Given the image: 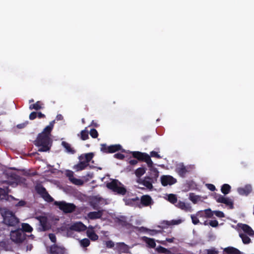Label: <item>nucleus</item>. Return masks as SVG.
I'll list each match as a JSON object with an SVG mask.
<instances>
[{
  "mask_svg": "<svg viewBox=\"0 0 254 254\" xmlns=\"http://www.w3.org/2000/svg\"><path fill=\"white\" fill-rule=\"evenodd\" d=\"M54 123V121L50 122L49 125L47 126L43 131L38 134L35 141V144L39 147V151L46 152L50 150L52 143L51 132L53 128Z\"/></svg>",
  "mask_w": 254,
  "mask_h": 254,
  "instance_id": "obj_1",
  "label": "nucleus"
},
{
  "mask_svg": "<svg viewBox=\"0 0 254 254\" xmlns=\"http://www.w3.org/2000/svg\"><path fill=\"white\" fill-rule=\"evenodd\" d=\"M1 214L3 218V223L7 226H16L19 223V219L13 212L6 208L1 210Z\"/></svg>",
  "mask_w": 254,
  "mask_h": 254,
  "instance_id": "obj_2",
  "label": "nucleus"
},
{
  "mask_svg": "<svg viewBox=\"0 0 254 254\" xmlns=\"http://www.w3.org/2000/svg\"><path fill=\"white\" fill-rule=\"evenodd\" d=\"M107 187L118 194L124 195L127 192V190L124 185L117 180H113L111 182L106 185Z\"/></svg>",
  "mask_w": 254,
  "mask_h": 254,
  "instance_id": "obj_3",
  "label": "nucleus"
},
{
  "mask_svg": "<svg viewBox=\"0 0 254 254\" xmlns=\"http://www.w3.org/2000/svg\"><path fill=\"white\" fill-rule=\"evenodd\" d=\"M55 204L65 213H71L76 208V206L74 204L67 203L65 201H55Z\"/></svg>",
  "mask_w": 254,
  "mask_h": 254,
  "instance_id": "obj_4",
  "label": "nucleus"
},
{
  "mask_svg": "<svg viewBox=\"0 0 254 254\" xmlns=\"http://www.w3.org/2000/svg\"><path fill=\"white\" fill-rule=\"evenodd\" d=\"M10 239L14 243L19 244L25 239V234L21 229L12 231L10 233Z\"/></svg>",
  "mask_w": 254,
  "mask_h": 254,
  "instance_id": "obj_5",
  "label": "nucleus"
},
{
  "mask_svg": "<svg viewBox=\"0 0 254 254\" xmlns=\"http://www.w3.org/2000/svg\"><path fill=\"white\" fill-rule=\"evenodd\" d=\"M36 219L39 221L40 227L39 229L41 231H45L51 228L50 224L48 221V217L45 215H40L36 217Z\"/></svg>",
  "mask_w": 254,
  "mask_h": 254,
  "instance_id": "obj_6",
  "label": "nucleus"
},
{
  "mask_svg": "<svg viewBox=\"0 0 254 254\" xmlns=\"http://www.w3.org/2000/svg\"><path fill=\"white\" fill-rule=\"evenodd\" d=\"M215 198L217 202L224 203L229 206L230 209L233 208V201L229 197L218 194L216 195Z\"/></svg>",
  "mask_w": 254,
  "mask_h": 254,
  "instance_id": "obj_7",
  "label": "nucleus"
},
{
  "mask_svg": "<svg viewBox=\"0 0 254 254\" xmlns=\"http://www.w3.org/2000/svg\"><path fill=\"white\" fill-rule=\"evenodd\" d=\"M192 168L190 166H185L183 163H180L177 165L176 171L180 176L183 177Z\"/></svg>",
  "mask_w": 254,
  "mask_h": 254,
  "instance_id": "obj_8",
  "label": "nucleus"
},
{
  "mask_svg": "<svg viewBox=\"0 0 254 254\" xmlns=\"http://www.w3.org/2000/svg\"><path fill=\"white\" fill-rule=\"evenodd\" d=\"M238 226L241 229L239 232H242L250 237L254 236V231L249 225L244 224H238Z\"/></svg>",
  "mask_w": 254,
  "mask_h": 254,
  "instance_id": "obj_9",
  "label": "nucleus"
},
{
  "mask_svg": "<svg viewBox=\"0 0 254 254\" xmlns=\"http://www.w3.org/2000/svg\"><path fill=\"white\" fill-rule=\"evenodd\" d=\"M175 206L186 212H191L192 208L190 204L189 203H186L184 201H179Z\"/></svg>",
  "mask_w": 254,
  "mask_h": 254,
  "instance_id": "obj_10",
  "label": "nucleus"
},
{
  "mask_svg": "<svg viewBox=\"0 0 254 254\" xmlns=\"http://www.w3.org/2000/svg\"><path fill=\"white\" fill-rule=\"evenodd\" d=\"M161 181L163 186H166L175 184L176 182V180L171 176L166 175L161 177Z\"/></svg>",
  "mask_w": 254,
  "mask_h": 254,
  "instance_id": "obj_11",
  "label": "nucleus"
},
{
  "mask_svg": "<svg viewBox=\"0 0 254 254\" xmlns=\"http://www.w3.org/2000/svg\"><path fill=\"white\" fill-rule=\"evenodd\" d=\"M69 229L71 230H74L77 232H81L87 229L86 226L80 222H77L72 224Z\"/></svg>",
  "mask_w": 254,
  "mask_h": 254,
  "instance_id": "obj_12",
  "label": "nucleus"
},
{
  "mask_svg": "<svg viewBox=\"0 0 254 254\" xmlns=\"http://www.w3.org/2000/svg\"><path fill=\"white\" fill-rule=\"evenodd\" d=\"M131 247L125 244L124 243H118L116 244V249L120 253H129V249Z\"/></svg>",
  "mask_w": 254,
  "mask_h": 254,
  "instance_id": "obj_13",
  "label": "nucleus"
},
{
  "mask_svg": "<svg viewBox=\"0 0 254 254\" xmlns=\"http://www.w3.org/2000/svg\"><path fill=\"white\" fill-rule=\"evenodd\" d=\"M252 190V187L251 185H247L243 188L237 189L238 193L241 195H248Z\"/></svg>",
  "mask_w": 254,
  "mask_h": 254,
  "instance_id": "obj_14",
  "label": "nucleus"
},
{
  "mask_svg": "<svg viewBox=\"0 0 254 254\" xmlns=\"http://www.w3.org/2000/svg\"><path fill=\"white\" fill-rule=\"evenodd\" d=\"M142 160L144 161L147 163L148 166L150 168L151 171L156 173H158L157 169L153 167V163L150 158V156L147 154H145V156L144 157Z\"/></svg>",
  "mask_w": 254,
  "mask_h": 254,
  "instance_id": "obj_15",
  "label": "nucleus"
},
{
  "mask_svg": "<svg viewBox=\"0 0 254 254\" xmlns=\"http://www.w3.org/2000/svg\"><path fill=\"white\" fill-rule=\"evenodd\" d=\"M141 203L144 206H147L153 203V201L151 197L147 195H143L140 199Z\"/></svg>",
  "mask_w": 254,
  "mask_h": 254,
  "instance_id": "obj_16",
  "label": "nucleus"
},
{
  "mask_svg": "<svg viewBox=\"0 0 254 254\" xmlns=\"http://www.w3.org/2000/svg\"><path fill=\"white\" fill-rule=\"evenodd\" d=\"M94 227L90 226L88 227V229L87 230L86 233L87 236L92 241H96L98 239V236L95 234L93 229Z\"/></svg>",
  "mask_w": 254,
  "mask_h": 254,
  "instance_id": "obj_17",
  "label": "nucleus"
},
{
  "mask_svg": "<svg viewBox=\"0 0 254 254\" xmlns=\"http://www.w3.org/2000/svg\"><path fill=\"white\" fill-rule=\"evenodd\" d=\"M103 215V210L90 212L88 213L87 216L90 219H96L100 218Z\"/></svg>",
  "mask_w": 254,
  "mask_h": 254,
  "instance_id": "obj_18",
  "label": "nucleus"
},
{
  "mask_svg": "<svg viewBox=\"0 0 254 254\" xmlns=\"http://www.w3.org/2000/svg\"><path fill=\"white\" fill-rule=\"evenodd\" d=\"M51 253L52 254H64V249L58 247L56 245H53L50 249Z\"/></svg>",
  "mask_w": 254,
  "mask_h": 254,
  "instance_id": "obj_19",
  "label": "nucleus"
},
{
  "mask_svg": "<svg viewBox=\"0 0 254 254\" xmlns=\"http://www.w3.org/2000/svg\"><path fill=\"white\" fill-rule=\"evenodd\" d=\"M93 157V154L92 153H89L81 155L79 156V160H81L83 162H84L85 163L89 165V162L92 159Z\"/></svg>",
  "mask_w": 254,
  "mask_h": 254,
  "instance_id": "obj_20",
  "label": "nucleus"
},
{
  "mask_svg": "<svg viewBox=\"0 0 254 254\" xmlns=\"http://www.w3.org/2000/svg\"><path fill=\"white\" fill-rule=\"evenodd\" d=\"M142 240L146 244L148 247L151 248L155 247L156 243L154 239L147 237H143Z\"/></svg>",
  "mask_w": 254,
  "mask_h": 254,
  "instance_id": "obj_21",
  "label": "nucleus"
},
{
  "mask_svg": "<svg viewBox=\"0 0 254 254\" xmlns=\"http://www.w3.org/2000/svg\"><path fill=\"white\" fill-rule=\"evenodd\" d=\"M184 221V220L182 219H178L176 220H172L171 221H164L163 224L167 226L176 225L182 223Z\"/></svg>",
  "mask_w": 254,
  "mask_h": 254,
  "instance_id": "obj_22",
  "label": "nucleus"
},
{
  "mask_svg": "<svg viewBox=\"0 0 254 254\" xmlns=\"http://www.w3.org/2000/svg\"><path fill=\"white\" fill-rule=\"evenodd\" d=\"M41 193H42V196L45 200L49 202H51L53 201V198L49 194V193L46 191L44 188H41Z\"/></svg>",
  "mask_w": 254,
  "mask_h": 254,
  "instance_id": "obj_23",
  "label": "nucleus"
},
{
  "mask_svg": "<svg viewBox=\"0 0 254 254\" xmlns=\"http://www.w3.org/2000/svg\"><path fill=\"white\" fill-rule=\"evenodd\" d=\"M62 145L65 149L66 151L68 153L74 154L75 150L71 147L70 145L65 141H63Z\"/></svg>",
  "mask_w": 254,
  "mask_h": 254,
  "instance_id": "obj_24",
  "label": "nucleus"
},
{
  "mask_svg": "<svg viewBox=\"0 0 254 254\" xmlns=\"http://www.w3.org/2000/svg\"><path fill=\"white\" fill-rule=\"evenodd\" d=\"M247 235H246L242 232H239V236L241 238L243 243L245 244H248L251 242V239Z\"/></svg>",
  "mask_w": 254,
  "mask_h": 254,
  "instance_id": "obj_25",
  "label": "nucleus"
},
{
  "mask_svg": "<svg viewBox=\"0 0 254 254\" xmlns=\"http://www.w3.org/2000/svg\"><path fill=\"white\" fill-rule=\"evenodd\" d=\"M79 161V163L74 166V169L76 171H79L83 170L85 168V167H86L88 166V165L85 163L84 162H83L81 160Z\"/></svg>",
  "mask_w": 254,
  "mask_h": 254,
  "instance_id": "obj_26",
  "label": "nucleus"
},
{
  "mask_svg": "<svg viewBox=\"0 0 254 254\" xmlns=\"http://www.w3.org/2000/svg\"><path fill=\"white\" fill-rule=\"evenodd\" d=\"M225 252L228 254H240V251L233 247H229L225 249Z\"/></svg>",
  "mask_w": 254,
  "mask_h": 254,
  "instance_id": "obj_27",
  "label": "nucleus"
},
{
  "mask_svg": "<svg viewBox=\"0 0 254 254\" xmlns=\"http://www.w3.org/2000/svg\"><path fill=\"white\" fill-rule=\"evenodd\" d=\"M231 190V186L228 184H224L221 187V192L224 194H227L229 193Z\"/></svg>",
  "mask_w": 254,
  "mask_h": 254,
  "instance_id": "obj_28",
  "label": "nucleus"
},
{
  "mask_svg": "<svg viewBox=\"0 0 254 254\" xmlns=\"http://www.w3.org/2000/svg\"><path fill=\"white\" fill-rule=\"evenodd\" d=\"M146 153H141L138 151L133 152L132 155L134 158L138 159V160H142L144 157L145 156Z\"/></svg>",
  "mask_w": 254,
  "mask_h": 254,
  "instance_id": "obj_29",
  "label": "nucleus"
},
{
  "mask_svg": "<svg viewBox=\"0 0 254 254\" xmlns=\"http://www.w3.org/2000/svg\"><path fill=\"white\" fill-rule=\"evenodd\" d=\"M108 149L109 153H113L120 150L121 149V146L120 145H113L108 146Z\"/></svg>",
  "mask_w": 254,
  "mask_h": 254,
  "instance_id": "obj_30",
  "label": "nucleus"
},
{
  "mask_svg": "<svg viewBox=\"0 0 254 254\" xmlns=\"http://www.w3.org/2000/svg\"><path fill=\"white\" fill-rule=\"evenodd\" d=\"M22 231L27 232H31L33 230V228L30 225L27 223H22L21 224Z\"/></svg>",
  "mask_w": 254,
  "mask_h": 254,
  "instance_id": "obj_31",
  "label": "nucleus"
},
{
  "mask_svg": "<svg viewBox=\"0 0 254 254\" xmlns=\"http://www.w3.org/2000/svg\"><path fill=\"white\" fill-rule=\"evenodd\" d=\"M168 200H169V201H170L171 203L173 204H176L178 202L176 195L173 194H170L169 195H168Z\"/></svg>",
  "mask_w": 254,
  "mask_h": 254,
  "instance_id": "obj_32",
  "label": "nucleus"
},
{
  "mask_svg": "<svg viewBox=\"0 0 254 254\" xmlns=\"http://www.w3.org/2000/svg\"><path fill=\"white\" fill-rule=\"evenodd\" d=\"M80 244L82 247H87L90 245V241L87 238H85L81 240L80 241Z\"/></svg>",
  "mask_w": 254,
  "mask_h": 254,
  "instance_id": "obj_33",
  "label": "nucleus"
},
{
  "mask_svg": "<svg viewBox=\"0 0 254 254\" xmlns=\"http://www.w3.org/2000/svg\"><path fill=\"white\" fill-rule=\"evenodd\" d=\"M42 108L40 102L39 101L37 102L36 103L30 105L29 109L31 110L35 109L38 110Z\"/></svg>",
  "mask_w": 254,
  "mask_h": 254,
  "instance_id": "obj_34",
  "label": "nucleus"
},
{
  "mask_svg": "<svg viewBox=\"0 0 254 254\" xmlns=\"http://www.w3.org/2000/svg\"><path fill=\"white\" fill-rule=\"evenodd\" d=\"M145 172V170L143 168H138L135 172V175L137 177H140L142 176Z\"/></svg>",
  "mask_w": 254,
  "mask_h": 254,
  "instance_id": "obj_35",
  "label": "nucleus"
},
{
  "mask_svg": "<svg viewBox=\"0 0 254 254\" xmlns=\"http://www.w3.org/2000/svg\"><path fill=\"white\" fill-rule=\"evenodd\" d=\"M8 193V190L0 188V199H5Z\"/></svg>",
  "mask_w": 254,
  "mask_h": 254,
  "instance_id": "obj_36",
  "label": "nucleus"
},
{
  "mask_svg": "<svg viewBox=\"0 0 254 254\" xmlns=\"http://www.w3.org/2000/svg\"><path fill=\"white\" fill-rule=\"evenodd\" d=\"M156 250L159 253H164L165 254H169L170 253L169 250L161 246L157 247Z\"/></svg>",
  "mask_w": 254,
  "mask_h": 254,
  "instance_id": "obj_37",
  "label": "nucleus"
},
{
  "mask_svg": "<svg viewBox=\"0 0 254 254\" xmlns=\"http://www.w3.org/2000/svg\"><path fill=\"white\" fill-rule=\"evenodd\" d=\"M70 181L76 185L80 186L83 184V181L80 179L75 178L74 177L72 178V179Z\"/></svg>",
  "mask_w": 254,
  "mask_h": 254,
  "instance_id": "obj_38",
  "label": "nucleus"
},
{
  "mask_svg": "<svg viewBox=\"0 0 254 254\" xmlns=\"http://www.w3.org/2000/svg\"><path fill=\"white\" fill-rule=\"evenodd\" d=\"M81 138L83 140H86L88 138V132L86 130H83L80 133Z\"/></svg>",
  "mask_w": 254,
  "mask_h": 254,
  "instance_id": "obj_39",
  "label": "nucleus"
},
{
  "mask_svg": "<svg viewBox=\"0 0 254 254\" xmlns=\"http://www.w3.org/2000/svg\"><path fill=\"white\" fill-rule=\"evenodd\" d=\"M139 198L137 197H135L133 198H132L131 199H124V201L125 202L126 204L127 205H131L133 203V202H134L136 200H138Z\"/></svg>",
  "mask_w": 254,
  "mask_h": 254,
  "instance_id": "obj_40",
  "label": "nucleus"
},
{
  "mask_svg": "<svg viewBox=\"0 0 254 254\" xmlns=\"http://www.w3.org/2000/svg\"><path fill=\"white\" fill-rule=\"evenodd\" d=\"M205 218H211L213 215V211L210 209H207L204 211Z\"/></svg>",
  "mask_w": 254,
  "mask_h": 254,
  "instance_id": "obj_41",
  "label": "nucleus"
},
{
  "mask_svg": "<svg viewBox=\"0 0 254 254\" xmlns=\"http://www.w3.org/2000/svg\"><path fill=\"white\" fill-rule=\"evenodd\" d=\"M190 217L192 220V222L194 225H197L199 223V221L198 219V217L196 214H191Z\"/></svg>",
  "mask_w": 254,
  "mask_h": 254,
  "instance_id": "obj_42",
  "label": "nucleus"
},
{
  "mask_svg": "<svg viewBox=\"0 0 254 254\" xmlns=\"http://www.w3.org/2000/svg\"><path fill=\"white\" fill-rule=\"evenodd\" d=\"M142 184L149 189H151L152 188V185L151 182L147 180L142 181Z\"/></svg>",
  "mask_w": 254,
  "mask_h": 254,
  "instance_id": "obj_43",
  "label": "nucleus"
},
{
  "mask_svg": "<svg viewBox=\"0 0 254 254\" xmlns=\"http://www.w3.org/2000/svg\"><path fill=\"white\" fill-rule=\"evenodd\" d=\"M190 199L193 203H195L197 202L198 199V197L197 196L194 195L192 193H190Z\"/></svg>",
  "mask_w": 254,
  "mask_h": 254,
  "instance_id": "obj_44",
  "label": "nucleus"
},
{
  "mask_svg": "<svg viewBox=\"0 0 254 254\" xmlns=\"http://www.w3.org/2000/svg\"><path fill=\"white\" fill-rule=\"evenodd\" d=\"M90 134L93 138H97L98 135L97 131L94 128L91 129Z\"/></svg>",
  "mask_w": 254,
  "mask_h": 254,
  "instance_id": "obj_45",
  "label": "nucleus"
},
{
  "mask_svg": "<svg viewBox=\"0 0 254 254\" xmlns=\"http://www.w3.org/2000/svg\"><path fill=\"white\" fill-rule=\"evenodd\" d=\"M213 214H215L216 216L222 218L224 217V214L223 212L220 211H214Z\"/></svg>",
  "mask_w": 254,
  "mask_h": 254,
  "instance_id": "obj_46",
  "label": "nucleus"
},
{
  "mask_svg": "<svg viewBox=\"0 0 254 254\" xmlns=\"http://www.w3.org/2000/svg\"><path fill=\"white\" fill-rule=\"evenodd\" d=\"M143 229L146 230V231H149V234L151 236H153V235H155V234H157L159 232V231H157V230H148L147 229V228H142Z\"/></svg>",
  "mask_w": 254,
  "mask_h": 254,
  "instance_id": "obj_47",
  "label": "nucleus"
},
{
  "mask_svg": "<svg viewBox=\"0 0 254 254\" xmlns=\"http://www.w3.org/2000/svg\"><path fill=\"white\" fill-rule=\"evenodd\" d=\"M106 247L109 248H112L114 247L115 244L112 241H108L106 243Z\"/></svg>",
  "mask_w": 254,
  "mask_h": 254,
  "instance_id": "obj_48",
  "label": "nucleus"
},
{
  "mask_svg": "<svg viewBox=\"0 0 254 254\" xmlns=\"http://www.w3.org/2000/svg\"><path fill=\"white\" fill-rule=\"evenodd\" d=\"M150 156L153 157H156L157 158H161V157L158 153L156 151H153L150 152Z\"/></svg>",
  "mask_w": 254,
  "mask_h": 254,
  "instance_id": "obj_49",
  "label": "nucleus"
},
{
  "mask_svg": "<svg viewBox=\"0 0 254 254\" xmlns=\"http://www.w3.org/2000/svg\"><path fill=\"white\" fill-rule=\"evenodd\" d=\"M66 175L70 181L72 179V178L74 177H73V172L71 171H67L66 173Z\"/></svg>",
  "mask_w": 254,
  "mask_h": 254,
  "instance_id": "obj_50",
  "label": "nucleus"
},
{
  "mask_svg": "<svg viewBox=\"0 0 254 254\" xmlns=\"http://www.w3.org/2000/svg\"><path fill=\"white\" fill-rule=\"evenodd\" d=\"M101 150L102 151L106 153H109L108 146H107L106 144H102Z\"/></svg>",
  "mask_w": 254,
  "mask_h": 254,
  "instance_id": "obj_51",
  "label": "nucleus"
},
{
  "mask_svg": "<svg viewBox=\"0 0 254 254\" xmlns=\"http://www.w3.org/2000/svg\"><path fill=\"white\" fill-rule=\"evenodd\" d=\"M209 224L212 227H215L218 226V222L216 220H211L209 222Z\"/></svg>",
  "mask_w": 254,
  "mask_h": 254,
  "instance_id": "obj_52",
  "label": "nucleus"
},
{
  "mask_svg": "<svg viewBox=\"0 0 254 254\" xmlns=\"http://www.w3.org/2000/svg\"><path fill=\"white\" fill-rule=\"evenodd\" d=\"M49 237L50 238V239L51 240V241L53 242V243H55L56 241V236L55 235V234H49Z\"/></svg>",
  "mask_w": 254,
  "mask_h": 254,
  "instance_id": "obj_53",
  "label": "nucleus"
},
{
  "mask_svg": "<svg viewBox=\"0 0 254 254\" xmlns=\"http://www.w3.org/2000/svg\"><path fill=\"white\" fill-rule=\"evenodd\" d=\"M195 214L198 217H205L204 211H199Z\"/></svg>",
  "mask_w": 254,
  "mask_h": 254,
  "instance_id": "obj_54",
  "label": "nucleus"
},
{
  "mask_svg": "<svg viewBox=\"0 0 254 254\" xmlns=\"http://www.w3.org/2000/svg\"><path fill=\"white\" fill-rule=\"evenodd\" d=\"M37 117V113L33 112H32L29 115V119L31 120L35 119Z\"/></svg>",
  "mask_w": 254,
  "mask_h": 254,
  "instance_id": "obj_55",
  "label": "nucleus"
},
{
  "mask_svg": "<svg viewBox=\"0 0 254 254\" xmlns=\"http://www.w3.org/2000/svg\"><path fill=\"white\" fill-rule=\"evenodd\" d=\"M124 155L121 153H116L114 155V157L119 159H123L124 158Z\"/></svg>",
  "mask_w": 254,
  "mask_h": 254,
  "instance_id": "obj_56",
  "label": "nucleus"
},
{
  "mask_svg": "<svg viewBox=\"0 0 254 254\" xmlns=\"http://www.w3.org/2000/svg\"><path fill=\"white\" fill-rule=\"evenodd\" d=\"M174 238H167L166 241H161L160 243L162 244V245H165L166 244V241L167 242H168L169 243H172L173 242V240H174Z\"/></svg>",
  "mask_w": 254,
  "mask_h": 254,
  "instance_id": "obj_57",
  "label": "nucleus"
},
{
  "mask_svg": "<svg viewBox=\"0 0 254 254\" xmlns=\"http://www.w3.org/2000/svg\"><path fill=\"white\" fill-rule=\"evenodd\" d=\"M207 188L211 191H214L215 190V187L213 185L207 184Z\"/></svg>",
  "mask_w": 254,
  "mask_h": 254,
  "instance_id": "obj_58",
  "label": "nucleus"
},
{
  "mask_svg": "<svg viewBox=\"0 0 254 254\" xmlns=\"http://www.w3.org/2000/svg\"><path fill=\"white\" fill-rule=\"evenodd\" d=\"M218 252L217 251H215V250H209L207 251V254H218Z\"/></svg>",
  "mask_w": 254,
  "mask_h": 254,
  "instance_id": "obj_59",
  "label": "nucleus"
},
{
  "mask_svg": "<svg viewBox=\"0 0 254 254\" xmlns=\"http://www.w3.org/2000/svg\"><path fill=\"white\" fill-rule=\"evenodd\" d=\"M25 205V202L23 200H20L18 202V203L16 205L17 206H23Z\"/></svg>",
  "mask_w": 254,
  "mask_h": 254,
  "instance_id": "obj_60",
  "label": "nucleus"
},
{
  "mask_svg": "<svg viewBox=\"0 0 254 254\" xmlns=\"http://www.w3.org/2000/svg\"><path fill=\"white\" fill-rule=\"evenodd\" d=\"M27 123H23V124H18L17 125V127L18 128H24L27 125Z\"/></svg>",
  "mask_w": 254,
  "mask_h": 254,
  "instance_id": "obj_61",
  "label": "nucleus"
},
{
  "mask_svg": "<svg viewBox=\"0 0 254 254\" xmlns=\"http://www.w3.org/2000/svg\"><path fill=\"white\" fill-rule=\"evenodd\" d=\"M138 162V161L136 159H132V160H130L129 161V163L131 164V165H135Z\"/></svg>",
  "mask_w": 254,
  "mask_h": 254,
  "instance_id": "obj_62",
  "label": "nucleus"
},
{
  "mask_svg": "<svg viewBox=\"0 0 254 254\" xmlns=\"http://www.w3.org/2000/svg\"><path fill=\"white\" fill-rule=\"evenodd\" d=\"M56 119L57 120H59V121L62 120L63 119V117L62 116V115H57Z\"/></svg>",
  "mask_w": 254,
  "mask_h": 254,
  "instance_id": "obj_63",
  "label": "nucleus"
},
{
  "mask_svg": "<svg viewBox=\"0 0 254 254\" xmlns=\"http://www.w3.org/2000/svg\"><path fill=\"white\" fill-rule=\"evenodd\" d=\"M38 117L39 118H44L45 117V115L43 114H42V113L39 112L38 114Z\"/></svg>",
  "mask_w": 254,
  "mask_h": 254,
  "instance_id": "obj_64",
  "label": "nucleus"
}]
</instances>
